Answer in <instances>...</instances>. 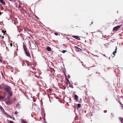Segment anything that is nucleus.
<instances>
[{
  "label": "nucleus",
  "mask_w": 123,
  "mask_h": 123,
  "mask_svg": "<svg viewBox=\"0 0 123 123\" xmlns=\"http://www.w3.org/2000/svg\"><path fill=\"white\" fill-rule=\"evenodd\" d=\"M9 88L10 89L11 88L10 87L7 86V87L5 88L4 91L5 92L8 93L10 96H12V93L11 92Z\"/></svg>",
  "instance_id": "obj_1"
},
{
  "label": "nucleus",
  "mask_w": 123,
  "mask_h": 123,
  "mask_svg": "<svg viewBox=\"0 0 123 123\" xmlns=\"http://www.w3.org/2000/svg\"><path fill=\"white\" fill-rule=\"evenodd\" d=\"M25 54L27 56L31 58V57L30 55V54L29 52V51L27 50L25 51Z\"/></svg>",
  "instance_id": "obj_2"
},
{
  "label": "nucleus",
  "mask_w": 123,
  "mask_h": 123,
  "mask_svg": "<svg viewBox=\"0 0 123 123\" xmlns=\"http://www.w3.org/2000/svg\"><path fill=\"white\" fill-rule=\"evenodd\" d=\"M121 27V26L120 25L116 26L113 28V30L114 31H117Z\"/></svg>",
  "instance_id": "obj_3"
},
{
  "label": "nucleus",
  "mask_w": 123,
  "mask_h": 123,
  "mask_svg": "<svg viewBox=\"0 0 123 123\" xmlns=\"http://www.w3.org/2000/svg\"><path fill=\"white\" fill-rule=\"evenodd\" d=\"M72 36L74 38H75L77 40H80V38L79 37L77 36L74 35Z\"/></svg>",
  "instance_id": "obj_4"
},
{
  "label": "nucleus",
  "mask_w": 123,
  "mask_h": 123,
  "mask_svg": "<svg viewBox=\"0 0 123 123\" xmlns=\"http://www.w3.org/2000/svg\"><path fill=\"white\" fill-rule=\"evenodd\" d=\"M23 47L24 51L27 50L25 45L24 44V43H23Z\"/></svg>",
  "instance_id": "obj_5"
},
{
  "label": "nucleus",
  "mask_w": 123,
  "mask_h": 123,
  "mask_svg": "<svg viewBox=\"0 0 123 123\" xmlns=\"http://www.w3.org/2000/svg\"><path fill=\"white\" fill-rule=\"evenodd\" d=\"M6 104L9 105L11 104V101L9 100L6 101Z\"/></svg>",
  "instance_id": "obj_6"
},
{
  "label": "nucleus",
  "mask_w": 123,
  "mask_h": 123,
  "mask_svg": "<svg viewBox=\"0 0 123 123\" xmlns=\"http://www.w3.org/2000/svg\"><path fill=\"white\" fill-rule=\"evenodd\" d=\"M0 3H1L3 5L5 4V3L3 0H0Z\"/></svg>",
  "instance_id": "obj_7"
},
{
  "label": "nucleus",
  "mask_w": 123,
  "mask_h": 123,
  "mask_svg": "<svg viewBox=\"0 0 123 123\" xmlns=\"http://www.w3.org/2000/svg\"><path fill=\"white\" fill-rule=\"evenodd\" d=\"M117 47H116V49H115V50L113 53V54L114 55H115V54L117 52L116 51L117 50Z\"/></svg>",
  "instance_id": "obj_8"
},
{
  "label": "nucleus",
  "mask_w": 123,
  "mask_h": 123,
  "mask_svg": "<svg viewBox=\"0 0 123 123\" xmlns=\"http://www.w3.org/2000/svg\"><path fill=\"white\" fill-rule=\"evenodd\" d=\"M119 119L121 123H123V118L122 117H120Z\"/></svg>",
  "instance_id": "obj_9"
},
{
  "label": "nucleus",
  "mask_w": 123,
  "mask_h": 123,
  "mask_svg": "<svg viewBox=\"0 0 123 123\" xmlns=\"http://www.w3.org/2000/svg\"><path fill=\"white\" fill-rule=\"evenodd\" d=\"M21 123H27L24 120L22 119L21 120Z\"/></svg>",
  "instance_id": "obj_10"
},
{
  "label": "nucleus",
  "mask_w": 123,
  "mask_h": 123,
  "mask_svg": "<svg viewBox=\"0 0 123 123\" xmlns=\"http://www.w3.org/2000/svg\"><path fill=\"white\" fill-rule=\"evenodd\" d=\"M47 49L48 51H50L51 50L50 48L49 47H47Z\"/></svg>",
  "instance_id": "obj_11"
},
{
  "label": "nucleus",
  "mask_w": 123,
  "mask_h": 123,
  "mask_svg": "<svg viewBox=\"0 0 123 123\" xmlns=\"http://www.w3.org/2000/svg\"><path fill=\"white\" fill-rule=\"evenodd\" d=\"M75 99L76 100H77L78 98V97L76 95H75L74 96Z\"/></svg>",
  "instance_id": "obj_12"
},
{
  "label": "nucleus",
  "mask_w": 123,
  "mask_h": 123,
  "mask_svg": "<svg viewBox=\"0 0 123 123\" xmlns=\"http://www.w3.org/2000/svg\"><path fill=\"white\" fill-rule=\"evenodd\" d=\"M81 106V105L80 104H78L77 105V107L78 108H80Z\"/></svg>",
  "instance_id": "obj_13"
},
{
  "label": "nucleus",
  "mask_w": 123,
  "mask_h": 123,
  "mask_svg": "<svg viewBox=\"0 0 123 123\" xmlns=\"http://www.w3.org/2000/svg\"><path fill=\"white\" fill-rule=\"evenodd\" d=\"M0 109H1V110L3 111L4 110V109L1 106H0Z\"/></svg>",
  "instance_id": "obj_14"
},
{
  "label": "nucleus",
  "mask_w": 123,
  "mask_h": 123,
  "mask_svg": "<svg viewBox=\"0 0 123 123\" xmlns=\"http://www.w3.org/2000/svg\"><path fill=\"white\" fill-rule=\"evenodd\" d=\"M118 102H119V103L121 105H122V108H123V105L122 104V103H121V102L120 101V100H119L118 101Z\"/></svg>",
  "instance_id": "obj_15"
},
{
  "label": "nucleus",
  "mask_w": 123,
  "mask_h": 123,
  "mask_svg": "<svg viewBox=\"0 0 123 123\" xmlns=\"http://www.w3.org/2000/svg\"><path fill=\"white\" fill-rule=\"evenodd\" d=\"M66 50H63V51H62V52L63 53H65L66 52H67Z\"/></svg>",
  "instance_id": "obj_16"
},
{
  "label": "nucleus",
  "mask_w": 123,
  "mask_h": 123,
  "mask_svg": "<svg viewBox=\"0 0 123 123\" xmlns=\"http://www.w3.org/2000/svg\"><path fill=\"white\" fill-rule=\"evenodd\" d=\"M54 34L55 35H58V33H57V32H55V33H54Z\"/></svg>",
  "instance_id": "obj_17"
},
{
  "label": "nucleus",
  "mask_w": 123,
  "mask_h": 123,
  "mask_svg": "<svg viewBox=\"0 0 123 123\" xmlns=\"http://www.w3.org/2000/svg\"><path fill=\"white\" fill-rule=\"evenodd\" d=\"M7 116H9V117H10V118H12V117H11V116H10L8 114H7Z\"/></svg>",
  "instance_id": "obj_18"
},
{
  "label": "nucleus",
  "mask_w": 123,
  "mask_h": 123,
  "mask_svg": "<svg viewBox=\"0 0 123 123\" xmlns=\"http://www.w3.org/2000/svg\"><path fill=\"white\" fill-rule=\"evenodd\" d=\"M29 16L31 18H32V16L31 15V14L29 15Z\"/></svg>",
  "instance_id": "obj_19"
},
{
  "label": "nucleus",
  "mask_w": 123,
  "mask_h": 123,
  "mask_svg": "<svg viewBox=\"0 0 123 123\" xmlns=\"http://www.w3.org/2000/svg\"><path fill=\"white\" fill-rule=\"evenodd\" d=\"M75 48L76 49H80V48H79L78 47H75Z\"/></svg>",
  "instance_id": "obj_20"
},
{
  "label": "nucleus",
  "mask_w": 123,
  "mask_h": 123,
  "mask_svg": "<svg viewBox=\"0 0 123 123\" xmlns=\"http://www.w3.org/2000/svg\"><path fill=\"white\" fill-rule=\"evenodd\" d=\"M35 17L37 19H38V17H37L35 15Z\"/></svg>",
  "instance_id": "obj_21"
},
{
  "label": "nucleus",
  "mask_w": 123,
  "mask_h": 123,
  "mask_svg": "<svg viewBox=\"0 0 123 123\" xmlns=\"http://www.w3.org/2000/svg\"><path fill=\"white\" fill-rule=\"evenodd\" d=\"M10 123H14L12 121H10Z\"/></svg>",
  "instance_id": "obj_22"
},
{
  "label": "nucleus",
  "mask_w": 123,
  "mask_h": 123,
  "mask_svg": "<svg viewBox=\"0 0 123 123\" xmlns=\"http://www.w3.org/2000/svg\"><path fill=\"white\" fill-rule=\"evenodd\" d=\"M67 81L68 82H69V83H70V82H69V80L68 79H67Z\"/></svg>",
  "instance_id": "obj_23"
},
{
  "label": "nucleus",
  "mask_w": 123,
  "mask_h": 123,
  "mask_svg": "<svg viewBox=\"0 0 123 123\" xmlns=\"http://www.w3.org/2000/svg\"><path fill=\"white\" fill-rule=\"evenodd\" d=\"M10 45L11 46V47L12 46V43H11L10 44Z\"/></svg>",
  "instance_id": "obj_24"
},
{
  "label": "nucleus",
  "mask_w": 123,
  "mask_h": 123,
  "mask_svg": "<svg viewBox=\"0 0 123 123\" xmlns=\"http://www.w3.org/2000/svg\"><path fill=\"white\" fill-rule=\"evenodd\" d=\"M2 98V96H0V99H1Z\"/></svg>",
  "instance_id": "obj_25"
},
{
  "label": "nucleus",
  "mask_w": 123,
  "mask_h": 123,
  "mask_svg": "<svg viewBox=\"0 0 123 123\" xmlns=\"http://www.w3.org/2000/svg\"><path fill=\"white\" fill-rule=\"evenodd\" d=\"M17 111H15V113L16 114H17Z\"/></svg>",
  "instance_id": "obj_26"
},
{
  "label": "nucleus",
  "mask_w": 123,
  "mask_h": 123,
  "mask_svg": "<svg viewBox=\"0 0 123 123\" xmlns=\"http://www.w3.org/2000/svg\"><path fill=\"white\" fill-rule=\"evenodd\" d=\"M2 60L1 59H0V61L1 62L2 61Z\"/></svg>",
  "instance_id": "obj_27"
},
{
  "label": "nucleus",
  "mask_w": 123,
  "mask_h": 123,
  "mask_svg": "<svg viewBox=\"0 0 123 123\" xmlns=\"http://www.w3.org/2000/svg\"><path fill=\"white\" fill-rule=\"evenodd\" d=\"M107 112V111L106 110H105L104 111V112L105 113H106Z\"/></svg>",
  "instance_id": "obj_28"
},
{
  "label": "nucleus",
  "mask_w": 123,
  "mask_h": 123,
  "mask_svg": "<svg viewBox=\"0 0 123 123\" xmlns=\"http://www.w3.org/2000/svg\"><path fill=\"white\" fill-rule=\"evenodd\" d=\"M68 78H70V76H68Z\"/></svg>",
  "instance_id": "obj_29"
},
{
  "label": "nucleus",
  "mask_w": 123,
  "mask_h": 123,
  "mask_svg": "<svg viewBox=\"0 0 123 123\" xmlns=\"http://www.w3.org/2000/svg\"><path fill=\"white\" fill-rule=\"evenodd\" d=\"M12 119L13 120H14V117H13L12 118Z\"/></svg>",
  "instance_id": "obj_30"
},
{
  "label": "nucleus",
  "mask_w": 123,
  "mask_h": 123,
  "mask_svg": "<svg viewBox=\"0 0 123 123\" xmlns=\"http://www.w3.org/2000/svg\"><path fill=\"white\" fill-rule=\"evenodd\" d=\"M2 32L3 33H4V31L3 30V31H2Z\"/></svg>",
  "instance_id": "obj_31"
},
{
  "label": "nucleus",
  "mask_w": 123,
  "mask_h": 123,
  "mask_svg": "<svg viewBox=\"0 0 123 123\" xmlns=\"http://www.w3.org/2000/svg\"><path fill=\"white\" fill-rule=\"evenodd\" d=\"M104 55L105 56V57H106V56H105V54H104Z\"/></svg>",
  "instance_id": "obj_32"
},
{
  "label": "nucleus",
  "mask_w": 123,
  "mask_h": 123,
  "mask_svg": "<svg viewBox=\"0 0 123 123\" xmlns=\"http://www.w3.org/2000/svg\"><path fill=\"white\" fill-rule=\"evenodd\" d=\"M14 24L15 25V22H14Z\"/></svg>",
  "instance_id": "obj_33"
},
{
  "label": "nucleus",
  "mask_w": 123,
  "mask_h": 123,
  "mask_svg": "<svg viewBox=\"0 0 123 123\" xmlns=\"http://www.w3.org/2000/svg\"><path fill=\"white\" fill-rule=\"evenodd\" d=\"M2 22H0V23H2Z\"/></svg>",
  "instance_id": "obj_34"
},
{
  "label": "nucleus",
  "mask_w": 123,
  "mask_h": 123,
  "mask_svg": "<svg viewBox=\"0 0 123 123\" xmlns=\"http://www.w3.org/2000/svg\"><path fill=\"white\" fill-rule=\"evenodd\" d=\"M49 90H50V91H51V89H49Z\"/></svg>",
  "instance_id": "obj_35"
},
{
  "label": "nucleus",
  "mask_w": 123,
  "mask_h": 123,
  "mask_svg": "<svg viewBox=\"0 0 123 123\" xmlns=\"http://www.w3.org/2000/svg\"><path fill=\"white\" fill-rule=\"evenodd\" d=\"M122 98L123 99V96L122 97Z\"/></svg>",
  "instance_id": "obj_36"
},
{
  "label": "nucleus",
  "mask_w": 123,
  "mask_h": 123,
  "mask_svg": "<svg viewBox=\"0 0 123 123\" xmlns=\"http://www.w3.org/2000/svg\"><path fill=\"white\" fill-rule=\"evenodd\" d=\"M6 49H7V47H6Z\"/></svg>",
  "instance_id": "obj_37"
},
{
  "label": "nucleus",
  "mask_w": 123,
  "mask_h": 123,
  "mask_svg": "<svg viewBox=\"0 0 123 123\" xmlns=\"http://www.w3.org/2000/svg\"><path fill=\"white\" fill-rule=\"evenodd\" d=\"M87 34H88V33H87Z\"/></svg>",
  "instance_id": "obj_38"
},
{
  "label": "nucleus",
  "mask_w": 123,
  "mask_h": 123,
  "mask_svg": "<svg viewBox=\"0 0 123 123\" xmlns=\"http://www.w3.org/2000/svg\"><path fill=\"white\" fill-rule=\"evenodd\" d=\"M11 0V1H12V0Z\"/></svg>",
  "instance_id": "obj_39"
}]
</instances>
